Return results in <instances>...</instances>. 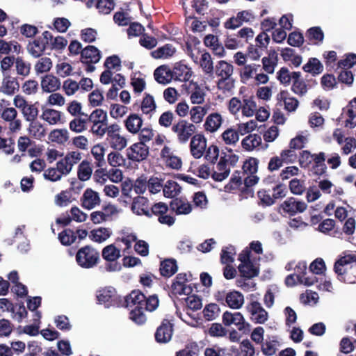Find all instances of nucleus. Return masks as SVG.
<instances>
[{
	"label": "nucleus",
	"mask_w": 356,
	"mask_h": 356,
	"mask_svg": "<svg viewBox=\"0 0 356 356\" xmlns=\"http://www.w3.org/2000/svg\"><path fill=\"white\" fill-rule=\"evenodd\" d=\"M238 161V156L234 154L232 149L226 148V151H222L216 168L213 165L211 170L207 165H202V178L207 179L211 175L216 181H222L229 176V167L234 166Z\"/></svg>",
	"instance_id": "1"
},
{
	"label": "nucleus",
	"mask_w": 356,
	"mask_h": 356,
	"mask_svg": "<svg viewBox=\"0 0 356 356\" xmlns=\"http://www.w3.org/2000/svg\"><path fill=\"white\" fill-rule=\"evenodd\" d=\"M155 80L162 84H167L173 79L179 81H187L191 76V69L181 63H177L171 70L166 65H161L154 72Z\"/></svg>",
	"instance_id": "2"
},
{
	"label": "nucleus",
	"mask_w": 356,
	"mask_h": 356,
	"mask_svg": "<svg viewBox=\"0 0 356 356\" xmlns=\"http://www.w3.org/2000/svg\"><path fill=\"white\" fill-rule=\"evenodd\" d=\"M334 271L339 281L356 283V254H348L336 261Z\"/></svg>",
	"instance_id": "3"
},
{
	"label": "nucleus",
	"mask_w": 356,
	"mask_h": 356,
	"mask_svg": "<svg viewBox=\"0 0 356 356\" xmlns=\"http://www.w3.org/2000/svg\"><path fill=\"white\" fill-rule=\"evenodd\" d=\"M145 300V294L138 290L132 291L128 296L122 300V305L126 307H133L129 314V318L134 323L138 325H143L145 323L147 318L143 313V302Z\"/></svg>",
	"instance_id": "4"
},
{
	"label": "nucleus",
	"mask_w": 356,
	"mask_h": 356,
	"mask_svg": "<svg viewBox=\"0 0 356 356\" xmlns=\"http://www.w3.org/2000/svg\"><path fill=\"white\" fill-rule=\"evenodd\" d=\"M75 259L80 267L92 268L97 266L100 260L99 252L92 245H87L78 250Z\"/></svg>",
	"instance_id": "5"
},
{
	"label": "nucleus",
	"mask_w": 356,
	"mask_h": 356,
	"mask_svg": "<svg viewBox=\"0 0 356 356\" xmlns=\"http://www.w3.org/2000/svg\"><path fill=\"white\" fill-rule=\"evenodd\" d=\"M97 299L100 304L106 307H121L122 299L117 294L116 290L112 286L103 288L97 292Z\"/></svg>",
	"instance_id": "6"
},
{
	"label": "nucleus",
	"mask_w": 356,
	"mask_h": 356,
	"mask_svg": "<svg viewBox=\"0 0 356 356\" xmlns=\"http://www.w3.org/2000/svg\"><path fill=\"white\" fill-rule=\"evenodd\" d=\"M246 309L250 314V319L254 323L264 324L268 320V312L253 294L250 295V301L246 305Z\"/></svg>",
	"instance_id": "7"
},
{
	"label": "nucleus",
	"mask_w": 356,
	"mask_h": 356,
	"mask_svg": "<svg viewBox=\"0 0 356 356\" xmlns=\"http://www.w3.org/2000/svg\"><path fill=\"white\" fill-rule=\"evenodd\" d=\"M52 40V33L48 31H45L42 33V38H36L28 44L27 50L34 58H39L47 48L49 41H51Z\"/></svg>",
	"instance_id": "8"
},
{
	"label": "nucleus",
	"mask_w": 356,
	"mask_h": 356,
	"mask_svg": "<svg viewBox=\"0 0 356 356\" xmlns=\"http://www.w3.org/2000/svg\"><path fill=\"white\" fill-rule=\"evenodd\" d=\"M195 130L196 127L193 124L188 123L184 120H180L172 127V131L177 134L179 142L183 143L188 141Z\"/></svg>",
	"instance_id": "9"
},
{
	"label": "nucleus",
	"mask_w": 356,
	"mask_h": 356,
	"mask_svg": "<svg viewBox=\"0 0 356 356\" xmlns=\"http://www.w3.org/2000/svg\"><path fill=\"white\" fill-rule=\"evenodd\" d=\"M222 323L226 326L234 324L238 330L246 332L250 331V324L245 321L243 316L240 312L232 313L226 311L222 315Z\"/></svg>",
	"instance_id": "10"
},
{
	"label": "nucleus",
	"mask_w": 356,
	"mask_h": 356,
	"mask_svg": "<svg viewBox=\"0 0 356 356\" xmlns=\"http://www.w3.org/2000/svg\"><path fill=\"white\" fill-rule=\"evenodd\" d=\"M126 152L129 160L135 162H140L147 158L149 155V147L146 144L139 141L128 147Z\"/></svg>",
	"instance_id": "11"
},
{
	"label": "nucleus",
	"mask_w": 356,
	"mask_h": 356,
	"mask_svg": "<svg viewBox=\"0 0 356 356\" xmlns=\"http://www.w3.org/2000/svg\"><path fill=\"white\" fill-rule=\"evenodd\" d=\"M188 281L186 273H179L175 277L171 285V291L175 295H190L193 293V289L191 284H186Z\"/></svg>",
	"instance_id": "12"
},
{
	"label": "nucleus",
	"mask_w": 356,
	"mask_h": 356,
	"mask_svg": "<svg viewBox=\"0 0 356 356\" xmlns=\"http://www.w3.org/2000/svg\"><path fill=\"white\" fill-rule=\"evenodd\" d=\"M173 333V325L167 319H164L157 327L154 337L156 342L166 343L171 340Z\"/></svg>",
	"instance_id": "13"
},
{
	"label": "nucleus",
	"mask_w": 356,
	"mask_h": 356,
	"mask_svg": "<svg viewBox=\"0 0 356 356\" xmlns=\"http://www.w3.org/2000/svg\"><path fill=\"white\" fill-rule=\"evenodd\" d=\"M281 207L285 213L290 216H294L297 213H302L305 211L307 205L305 202L297 200L295 197H291L281 204Z\"/></svg>",
	"instance_id": "14"
},
{
	"label": "nucleus",
	"mask_w": 356,
	"mask_h": 356,
	"mask_svg": "<svg viewBox=\"0 0 356 356\" xmlns=\"http://www.w3.org/2000/svg\"><path fill=\"white\" fill-rule=\"evenodd\" d=\"M81 206L86 209H92L101 202L100 197L97 192L91 188H87L81 198Z\"/></svg>",
	"instance_id": "15"
},
{
	"label": "nucleus",
	"mask_w": 356,
	"mask_h": 356,
	"mask_svg": "<svg viewBox=\"0 0 356 356\" xmlns=\"http://www.w3.org/2000/svg\"><path fill=\"white\" fill-rule=\"evenodd\" d=\"M131 210L137 215H144L150 218V207H149V200L147 197L143 196H137L134 198Z\"/></svg>",
	"instance_id": "16"
},
{
	"label": "nucleus",
	"mask_w": 356,
	"mask_h": 356,
	"mask_svg": "<svg viewBox=\"0 0 356 356\" xmlns=\"http://www.w3.org/2000/svg\"><path fill=\"white\" fill-rule=\"evenodd\" d=\"M100 58V51L93 45L86 47L81 52V61L83 63H97Z\"/></svg>",
	"instance_id": "17"
},
{
	"label": "nucleus",
	"mask_w": 356,
	"mask_h": 356,
	"mask_svg": "<svg viewBox=\"0 0 356 356\" xmlns=\"http://www.w3.org/2000/svg\"><path fill=\"white\" fill-rule=\"evenodd\" d=\"M277 99L278 102L284 103V108L288 112L295 111L299 106L298 100L292 97L286 90H281L277 95Z\"/></svg>",
	"instance_id": "18"
},
{
	"label": "nucleus",
	"mask_w": 356,
	"mask_h": 356,
	"mask_svg": "<svg viewBox=\"0 0 356 356\" xmlns=\"http://www.w3.org/2000/svg\"><path fill=\"white\" fill-rule=\"evenodd\" d=\"M170 208L172 211H175L177 215L188 214L192 210V205L188 202L186 198H175L170 203Z\"/></svg>",
	"instance_id": "19"
},
{
	"label": "nucleus",
	"mask_w": 356,
	"mask_h": 356,
	"mask_svg": "<svg viewBox=\"0 0 356 356\" xmlns=\"http://www.w3.org/2000/svg\"><path fill=\"white\" fill-rule=\"evenodd\" d=\"M225 302L227 306L234 309H238L244 304L243 295L236 290L228 292L225 296Z\"/></svg>",
	"instance_id": "20"
},
{
	"label": "nucleus",
	"mask_w": 356,
	"mask_h": 356,
	"mask_svg": "<svg viewBox=\"0 0 356 356\" xmlns=\"http://www.w3.org/2000/svg\"><path fill=\"white\" fill-rule=\"evenodd\" d=\"M200 41L195 36H188V41L186 42V53L189 55L193 60L196 63H200V49L198 47Z\"/></svg>",
	"instance_id": "21"
},
{
	"label": "nucleus",
	"mask_w": 356,
	"mask_h": 356,
	"mask_svg": "<svg viewBox=\"0 0 356 356\" xmlns=\"http://www.w3.org/2000/svg\"><path fill=\"white\" fill-rule=\"evenodd\" d=\"M143 122V119L139 115L131 113L124 120V125L129 132L136 134L139 133Z\"/></svg>",
	"instance_id": "22"
},
{
	"label": "nucleus",
	"mask_w": 356,
	"mask_h": 356,
	"mask_svg": "<svg viewBox=\"0 0 356 356\" xmlns=\"http://www.w3.org/2000/svg\"><path fill=\"white\" fill-rule=\"evenodd\" d=\"M178 270L177 261L174 259H166L161 261L159 271L163 277H170Z\"/></svg>",
	"instance_id": "23"
},
{
	"label": "nucleus",
	"mask_w": 356,
	"mask_h": 356,
	"mask_svg": "<svg viewBox=\"0 0 356 356\" xmlns=\"http://www.w3.org/2000/svg\"><path fill=\"white\" fill-rule=\"evenodd\" d=\"M19 89V83L17 78L7 76L3 78L1 91L7 95H13Z\"/></svg>",
	"instance_id": "24"
},
{
	"label": "nucleus",
	"mask_w": 356,
	"mask_h": 356,
	"mask_svg": "<svg viewBox=\"0 0 356 356\" xmlns=\"http://www.w3.org/2000/svg\"><path fill=\"white\" fill-rule=\"evenodd\" d=\"M222 122L221 115L218 113H213L209 115L204 124L205 131L213 133L220 127Z\"/></svg>",
	"instance_id": "25"
},
{
	"label": "nucleus",
	"mask_w": 356,
	"mask_h": 356,
	"mask_svg": "<svg viewBox=\"0 0 356 356\" xmlns=\"http://www.w3.org/2000/svg\"><path fill=\"white\" fill-rule=\"evenodd\" d=\"M293 81L291 86V90L299 96L305 95L307 90V85L303 79H301L300 72H293Z\"/></svg>",
	"instance_id": "26"
},
{
	"label": "nucleus",
	"mask_w": 356,
	"mask_h": 356,
	"mask_svg": "<svg viewBox=\"0 0 356 356\" xmlns=\"http://www.w3.org/2000/svg\"><path fill=\"white\" fill-rule=\"evenodd\" d=\"M41 86L45 92H54L60 88V81L55 76L47 74L42 79Z\"/></svg>",
	"instance_id": "27"
},
{
	"label": "nucleus",
	"mask_w": 356,
	"mask_h": 356,
	"mask_svg": "<svg viewBox=\"0 0 356 356\" xmlns=\"http://www.w3.org/2000/svg\"><path fill=\"white\" fill-rule=\"evenodd\" d=\"M241 277L250 280L257 277L259 273V269L255 266L253 262H249L245 264H240L238 267Z\"/></svg>",
	"instance_id": "28"
},
{
	"label": "nucleus",
	"mask_w": 356,
	"mask_h": 356,
	"mask_svg": "<svg viewBox=\"0 0 356 356\" xmlns=\"http://www.w3.org/2000/svg\"><path fill=\"white\" fill-rule=\"evenodd\" d=\"M82 115L86 118L87 117L88 122H92V124H105L106 122H108L107 113L101 108L94 110L90 115L83 113Z\"/></svg>",
	"instance_id": "29"
},
{
	"label": "nucleus",
	"mask_w": 356,
	"mask_h": 356,
	"mask_svg": "<svg viewBox=\"0 0 356 356\" xmlns=\"http://www.w3.org/2000/svg\"><path fill=\"white\" fill-rule=\"evenodd\" d=\"M111 235V232L109 228L99 227L90 231L89 238L92 241L100 243L108 239Z\"/></svg>",
	"instance_id": "30"
},
{
	"label": "nucleus",
	"mask_w": 356,
	"mask_h": 356,
	"mask_svg": "<svg viewBox=\"0 0 356 356\" xmlns=\"http://www.w3.org/2000/svg\"><path fill=\"white\" fill-rule=\"evenodd\" d=\"M200 309H186L182 321L191 327H197L200 325Z\"/></svg>",
	"instance_id": "31"
},
{
	"label": "nucleus",
	"mask_w": 356,
	"mask_h": 356,
	"mask_svg": "<svg viewBox=\"0 0 356 356\" xmlns=\"http://www.w3.org/2000/svg\"><path fill=\"white\" fill-rule=\"evenodd\" d=\"M302 69L305 72L316 76L323 71V65L318 58H310Z\"/></svg>",
	"instance_id": "32"
},
{
	"label": "nucleus",
	"mask_w": 356,
	"mask_h": 356,
	"mask_svg": "<svg viewBox=\"0 0 356 356\" xmlns=\"http://www.w3.org/2000/svg\"><path fill=\"white\" fill-rule=\"evenodd\" d=\"M87 117L76 116L70 122L69 128L74 133H81L87 129Z\"/></svg>",
	"instance_id": "33"
},
{
	"label": "nucleus",
	"mask_w": 356,
	"mask_h": 356,
	"mask_svg": "<svg viewBox=\"0 0 356 356\" xmlns=\"http://www.w3.org/2000/svg\"><path fill=\"white\" fill-rule=\"evenodd\" d=\"M92 173L91 163L87 160H83L78 166V179L82 181H87L91 177Z\"/></svg>",
	"instance_id": "34"
},
{
	"label": "nucleus",
	"mask_w": 356,
	"mask_h": 356,
	"mask_svg": "<svg viewBox=\"0 0 356 356\" xmlns=\"http://www.w3.org/2000/svg\"><path fill=\"white\" fill-rule=\"evenodd\" d=\"M181 187L173 180H168L163 187V195L166 197L174 198L179 194Z\"/></svg>",
	"instance_id": "35"
},
{
	"label": "nucleus",
	"mask_w": 356,
	"mask_h": 356,
	"mask_svg": "<svg viewBox=\"0 0 356 356\" xmlns=\"http://www.w3.org/2000/svg\"><path fill=\"white\" fill-rule=\"evenodd\" d=\"M102 254L106 261L110 262L115 261L121 257L120 249L117 248L113 244L104 247Z\"/></svg>",
	"instance_id": "36"
},
{
	"label": "nucleus",
	"mask_w": 356,
	"mask_h": 356,
	"mask_svg": "<svg viewBox=\"0 0 356 356\" xmlns=\"http://www.w3.org/2000/svg\"><path fill=\"white\" fill-rule=\"evenodd\" d=\"M40 118L49 124H56L60 122L61 112L54 109L46 108L43 111Z\"/></svg>",
	"instance_id": "37"
},
{
	"label": "nucleus",
	"mask_w": 356,
	"mask_h": 356,
	"mask_svg": "<svg viewBox=\"0 0 356 356\" xmlns=\"http://www.w3.org/2000/svg\"><path fill=\"white\" fill-rule=\"evenodd\" d=\"M307 38L316 44L322 43L324 39V33L319 26H314L306 32Z\"/></svg>",
	"instance_id": "38"
},
{
	"label": "nucleus",
	"mask_w": 356,
	"mask_h": 356,
	"mask_svg": "<svg viewBox=\"0 0 356 356\" xmlns=\"http://www.w3.org/2000/svg\"><path fill=\"white\" fill-rule=\"evenodd\" d=\"M233 71V65L225 60L219 61L216 67V74L218 76H220V78L232 76Z\"/></svg>",
	"instance_id": "39"
},
{
	"label": "nucleus",
	"mask_w": 356,
	"mask_h": 356,
	"mask_svg": "<svg viewBox=\"0 0 356 356\" xmlns=\"http://www.w3.org/2000/svg\"><path fill=\"white\" fill-rule=\"evenodd\" d=\"M220 312V307L216 303H210L207 305L204 309L202 311L204 318L208 321L216 319L219 316Z\"/></svg>",
	"instance_id": "40"
},
{
	"label": "nucleus",
	"mask_w": 356,
	"mask_h": 356,
	"mask_svg": "<svg viewBox=\"0 0 356 356\" xmlns=\"http://www.w3.org/2000/svg\"><path fill=\"white\" fill-rule=\"evenodd\" d=\"M17 74L23 78L29 75L31 72V65L26 62L22 57L18 56L15 62Z\"/></svg>",
	"instance_id": "41"
},
{
	"label": "nucleus",
	"mask_w": 356,
	"mask_h": 356,
	"mask_svg": "<svg viewBox=\"0 0 356 356\" xmlns=\"http://www.w3.org/2000/svg\"><path fill=\"white\" fill-rule=\"evenodd\" d=\"M175 53V48L171 44H165L156 50L152 51L151 55L154 58H166Z\"/></svg>",
	"instance_id": "42"
},
{
	"label": "nucleus",
	"mask_w": 356,
	"mask_h": 356,
	"mask_svg": "<svg viewBox=\"0 0 356 356\" xmlns=\"http://www.w3.org/2000/svg\"><path fill=\"white\" fill-rule=\"evenodd\" d=\"M58 238L63 245L70 246L76 241V235L74 231L68 228L60 232Z\"/></svg>",
	"instance_id": "43"
},
{
	"label": "nucleus",
	"mask_w": 356,
	"mask_h": 356,
	"mask_svg": "<svg viewBox=\"0 0 356 356\" xmlns=\"http://www.w3.org/2000/svg\"><path fill=\"white\" fill-rule=\"evenodd\" d=\"M140 108L143 113L152 115V113L155 111L156 108L153 96L146 94L141 102Z\"/></svg>",
	"instance_id": "44"
},
{
	"label": "nucleus",
	"mask_w": 356,
	"mask_h": 356,
	"mask_svg": "<svg viewBox=\"0 0 356 356\" xmlns=\"http://www.w3.org/2000/svg\"><path fill=\"white\" fill-rule=\"evenodd\" d=\"M261 142V137L257 134H250L242 140V147L248 150H252L260 145Z\"/></svg>",
	"instance_id": "45"
},
{
	"label": "nucleus",
	"mask_w": 356,
	"mask_h": 356,
	"mask_svg": "<svg viewBox=\"0 0 356 356\" xmlns=\"http://www.w3.org/2000/svg\"><path fill=\"white\" fill-rule=\"evenodd\" d=\"M29 131L30 134L36 139H41L46 135V131L42 124L35 120L30 121Z\"/></svg>",
	"instance_id": "46"
},
{
	"label": "nucleus",
	"mask_w": 356,
	"mask_h": 356,
	"mask_svg": "<svg viewBox=\"0 0 356 356\" xmlns=\"http://www.w3.org/2000/svg\"><path fill=\"white\" fill-rule=\"evenodd\" d=\"M49 138L53 142L64 144L69 140V133L65 129H54L50 132Z\"/></svg>",
	"instance_id": "47"
},
{
	"label": "nucleus",
	"mask_w": 356,
	"mask_h": 356,
	"mask_svg": "<svg viewBox=\"0 0 356 356\" xmlns=\"http://www.w3.org/2000/svg\"><path fill=\"white\" fill-rule=\"evenodd\" d=\"M236 254L234 246L229 245V246L222 248L220 253V262L223 264H229L234 262V256Z\"/></svg>",
	"instance_id": "48"
},
{
	"label": "nucleus",
	"mask_w": 356,
	"mask_h": 356,
	"mask_svg": "<svg viewBox=\"0 0 356 356\" xmlns=\"http://www.w3.org/2000/svg\"><path fill=\"white\" fill-rule=\"evenodd\" d=\"M200 348L196 342L188 343L186 347L176 353L175 356H199Z\"/></svg>",
	"instance_id": "49"
},
{
	"label": "nucleus",
	"mask_w": 356,
	"mask_h": 356,
	"mask_svg": "<svg viewBox=\"0 0 356 356\" xmlns=\"http://www.w3.org/2000/svg\"><path fill=\"white\" fill-rule=\"evenodd\" d=\"M104 152V148L100 145H95L92 148L91 153L95 159V164L97 167L102 168L106 165Z\"/></svg>",
	"instance_id": "50"
},
{
	"label": "nucleus",
	"mask_w": 356,
	"mask_h": 356,
	"mask_svg": "<svg viewBox=\"0 0 356 356\" xmlns=\"http://www.w3.org/2000/svg\"><path fill=\"white\" fill-rule=\"evenodd\" d=\"M293 72L291 73L289 69L286 67H281L277 72V80L284 86H289L291 83V80L293 81Z\"/></svg>",
	"instance_id": "51"
},
{
	"label": "nucleus",
	"mask_w": 356,
	"mask_h": 356,
	"mask_svg": "<svg viewBox=\"0 0 356 356\" xmlns=\"http://www.w3.org/2000/svg\"><path fill=\"white\" fill-rule=\"evenodd\" d=\"M204 155V159L209 163L214 165L219 156V149L217 146L211 145L204 152L202 151V156Z\"/></svg>",
	"instance_id": "52"
},
{
	"label": "nucleus",
	"mask_w": 356,
	"mask_h": 356,
	"mask_svg": "<svg viewBox=\"0 0 356 356\" xmlns=\"http://www.w3.org/2000/svg\"><path fill=\"white\" fill-rule=\"evenodd\" d=\"M239 131L232 128L227 129L222 134V138L227 145L235 144L239 139Z\"/></svg>",
	"instance_id": "53"
},
{
	"label": "nucleus",
	"mask_w": 356,
	"mask_h": 356,
	"mask_svg": "<svg viewBox=\"0 0 356 356\" xmlns=\"http://www.w3.org/2000/svg\"><path fill=\"white\" fill-rule=\"evenodd\" d=\"M114 6V0H97L95 3V7L98 9L99 13L104 15L109 14Z\"/></svg>",
	"instance_id": "54"
},
{
	"label": "nucleus",
	"mask_w": 356,
	"mask_h": 356,
	"mask_svg": "<svg viewBox=\"0 0 356 356\" xmlns=\"http://www.w3.org/2000/svg\"><path fill=\"white\" fill-rule=\"evenodd\" d=\"M22 112L26 120L30 122L36 120L39 111L35 104H28L25 107L23 108Z\"/></svg>",
	"instance_id": "55"
},
{
	"label": "nucleus",
	"mask_w": 356,
	"mask_h": 356,
	"mask_svg": "<svg viewBox=\"0 0 356 356\" xmlns=\"http://www.w3.org/2000/svg\"><path fill=\"white\" fill-rule=\"evenodd\" d=\"M270 191L266 189H260L257 192V196L259 199L260 204L263 206L269 207L273 205L275 202Z\"/></svg>",
	"instance_id": "56"
},
{
	"label": "nucleus",
	"mask_w": 356,
	"mask_h": 356,
	"mask_svg": "<svg viewBox=\"0 0 356 356\" xmlns=\"http://www.w3.org/2000/svg\"><path fill=\"white\" fill-rule=\"evenodd\" d=\"M110 146L118 151H120L123 149L127 143V140L125 137L121 136L120 134L114 136L108 140H107Z\"/></svg>",
	"instance_id": "57"
},
{
	"label": "nucleus",
	"mask_w": 356,
	"mask_h": 356,
	"mask_svg": "<svg viewBox=\"0 0 356 356\" xmlns=\"http://www.w3.org/2000/svg\"><path fill=\"white\" fill-rule=\"evenodd\" d=\"M159 305V300L157 295H152L147 298L145 296L143 302V312L145 311L153 312L156 309Z\"/></svg>",
	"instance_id": "58"
},
{
	"label": "nucleus",
	"mask_w": 356,
	"mask_h": 356,
	"mask_svg": "<svg viewBox=\"0 0 356 356\" xmlns=\"http://www.w3.org/2000/svg\"><path fill=\"white\" fill-rule=\"evenodd\" d=\"M51 67V60L48 57H43L36 63L35 70L38 74H40L49 72Z\"/></svg>",
	"instance_id": "59"
},
{
	"label": "nucleus",
	"mask_w": 356,
	"mask_h": 356,
	"mask_svg": "<svg viewBox=\"0 0 356 356\" xmlns=\"http://www.w3.org/2000/svg\"><path fill=\"white\" fill-rule=\"evenodd\" d=\"M259 161L256 158L250 157L243 165V173L254 175L257 172Z\"/></svg>",
	"instance_id": "60"
},
{
	"label": "nucleus",
	"mask_w": 356,
	"mask_h": 356,
	"mask_svg": "<svg viewBox=\"0 0 356 356\" xmlns=\"http://www.w3.org/2000/svg\"><path fill=\"white\" fill-rule=\"evenodd\" d=\"M289 187L291 193L294 195H302L305 190L304 181L297 178H294L289 181Z\"/></svg>",
	"instance_id": "61"
},
{
	"label": "nucleus",
	"mask_w": 356,
	"mask_h": 356,
	"mask_svg": "<svg viewBox=\"0 0 356 356\" xmlns=\"http://www.w3.org/2000/svg\"><path fill=\"white\" fill-rule=\"evenodd\" d=\"M56 204L63 207L72 202V195L69 191H63L55 197Z\"/></svg>",
	"instance_id": "62"
},
{
	"label": "nucleus",
	"mask_w": 356,
	"mask_h": 356,
	"mask_svg": "<svg viewBox=\"0 0 356 356\" xmlns=\"http://www.w3.org/2000/svg\"><path fill=\"white\" fill-rule=\"evenodd\" d=\"M279 342L277 340L266 341L261 344V351L266 356H272L277 351V346Z\"/></svg>",
	"instance_id": "63"
},
{
	"label": "nucleus",
	"mask_w": 356,
	"mask_h": 356,
	"mask_svg": "<svg viewBox=\"0 0 356 356\" xmlns=\"http://www.w3.org/2000/svg\"><path fill=\"white\" fill-rule=\"evenodd\" d=\"M356 64V54L350 53L346 55L343 59L339 60L338 67L343 69H349Z\"/></svg>",
	"instance_id": "64"
}]
</instances>
